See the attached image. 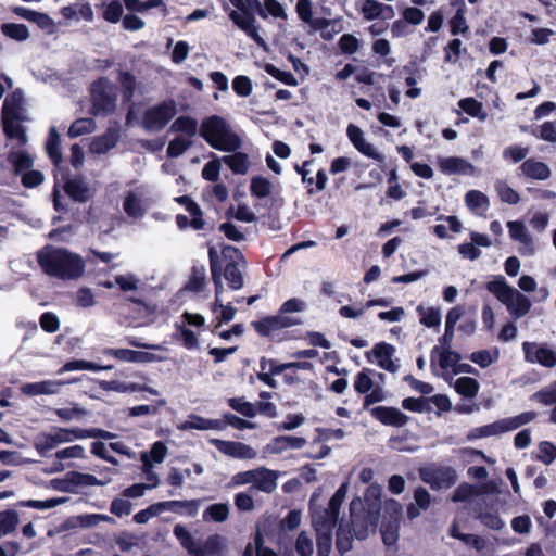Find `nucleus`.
<instances>
[{
  "label": "nucleus",
  "instance_id": "8fccbe9b",
  "mask_svg": "<svg viewBox=\"0 0 556 556\" xmlns=\"http://www.w3.org/2000/svg\"><path fill=\"white\" fill-rule=\"evenodd\" d=\"M417 311L420 315V323L428 327V328H434L439 327L441 324V313L439 308L435 307H429L424 308L421 306L417 307Z\"/></svg>",
  "mask_w": 556,
  "mask_h": 556
},
{
  "label": "nucleus",
  "instance_id": "9d476101",
  "mask_svg": "<svg viewBox=\"0 0 556 556\" xmlns=\"http://www.w3.org/2000/svg\"><path fill=\"white\" fill-rule=\"evenodd\" d=\"M210 443L222 454L236 459H253L256 457V451L242 442L212 439Z\"/></svg>",
  "mask_w": 556,
  "mask_h": 556
},
{
  "label": "nucleus",
  "instance_id": "37998d69",
  "mask_svg": "<svg viewBox=\"0 0 556 556\" xmlns=\"http://www.w3.org/2000/svg\"><path fill=\"white\" fill-rule=\"evenodd\" d=\"M96 129V122L90 118H78L68 128V136L72 138L91 134Z\"/></svg>",
  "mask_w": 556,
  "mask_h": 556
},
{
  "label": "nucleus",
  "instance_id": "ea45409f",
  "mask_svg": "<svg viewBox=\"0 0 556 556\" xmlns=\"http://www.w3.org/2000/svg\"><path fill=\"white\" fill-rule=\"evenodd\" d=\"M505 433V429L502 422V419L496 420L492 424L484 425L481 427L473 428L470 433L468 434V439H479V438H485V437H492Z\"/></svg>",
  "mask_w": 556,
  "mask_h": 556
},
{
  "label": "nucleus",
  "instance_id": "0e129e2a",
  "mask_svg": "<svg viewBox=\"0 0 556 556\" xmlns=\"http://www.w3.org/2000/svg\"><path fill=\"white\" fill-rule=\"evenodd\" d=\"M50 435L51 433L41 432L34 440V447L42 457H47L48 453L56 447Z\"/></svg>",
  "mask_w": 556,
  "mask_h": 556
},
{
  "label": "nucleus",
  "instance_id": "6e6d98bb",
  "mask_svg": "<svg viewBox=\"0 0 556 556\" xmlns=\"http://www.w3.org/2000/svg\"><path fill=\"white\" fill-rule=\"evenodd\" d=\"M205 285V268L203 266H193L191 275L186 285V289L200 292Z\"/></svg>",
  "mask_w": 556,
  "mask_h": 556
},
{
  "label": "nucleus",
  "instance_id": "338daca9",
  "mask_svg": "<svg viewBox=\"0 0 556 556\" xmlns=\"http://www.w3.org/2000/svg\"><path fill=\"white\" fill-rule=\"evenodd\" d=\"M478 494L479 491L475 485L464 482L455 489L452 501L455 503L466 502Z\"/></svg>",
  "mask_w": 556,
  "mask_h": 556
},
{
  "label": "nucleus",
  "instance_id": "052dcab7",
  "mask_svg": "<svg viewBox=\"0 0 556 556\" xmlns=\"http://www.w3.org/2000/svg\"><path fill=\"white\" fill-rule=\"evenodd\" d=\"M477 519L486 528L500 531L505 523L497 511H482L477 515Z\"/></svg>",
  "mask_w": 556,
  "mask_h": 556
},
{
  "label": "nucleus",
  "instance_id": "4d7b16f0",
  "mask_svg": "<svg viewBox=\"0 0 556 556\" xmlns=\"http://www.w3.org/2000/svg\"><path fill=\"white\" fill-rule=\"evenodd\" d=\"M465 203L470 210H485L489 206V199L483 192L479 190H469L465 194Z\"/></svg>",
  "mask_w": 556,
  "mask_h": 556
},
{
  "label": "nucleus",
  "instance_id": "09e8293b",
  "mask_svg": "<svg viewBox=\"0 0 556 556\" xmlns=\"http://www.w3.org/2000/svg\"><path fill=\"white\" fill-rule=\"evenodd\" d=\"M450 31L453 36H457L459 34L466 35L469 31V26L467 25L465 18V4L462 3V7L456 11L454 16L450 20Z\"/></svg>",
  "mask_w": 556,
  "mask_h": 556
},
{
  "label": "nucleus",
  "instance_id": "e433bc0d",
  "mask_svg": "<svg viewBox=\"0 0 556 556\" xmlns=\"http://www.w3.org/2000/svg\"><path fill=\"white\" fill-rule=\"evenodd\" d=\"M168 510L179 515H186L189 517L197 516L200 507L199 500H190V501H179L173 500L168 501Z\"/></svg>",
  "mask_w": 556,
  "mask_h": 556
},
{
  "label": "nucleus",
  "instance_id": "423d86ee",
  "mask_svg": "<svg viewBox=\"0 0 556 556\" xmlns=\"http://www.w3.org/2000/svg\"><path fill=\"white\" fill-rule=\"evenodd\" d=\"M177 114L176 103L173 99L164 100L153 106L146 109L141 118V126L144 130L161 131Z\"/></svg>",
  "mask_w": 556,
  "mask_h": 556
},
{
  "label": "nucleus",
  "instance_id": "473e14b6",
  "mask_svg": "<svg viewBox=\"0 0 556 556\" xmlns=\"http://www.w3.org/2000/svg\"><path fill=\"white\" fill-rule=\"evenodd\" d=\"M254 485L263 492H273L276 486L277 475L275 471L269 469H257L255 470Z\"/></svg>",
  "mask_w": 556,
  "mask_h": 556
},
{
  "label": "nucleus",
  "instance_id": "7ed1b4c3",
  "mask_svg": "<svg viewBox=\"0 0 556 556\" xmlns=\"http://www.w3.org/2000/svg\"><path fill=\"white\" fill-rule=\"evenodd\" d=\"M37 262L43 273L60 279L79 278L85 270L84 260L63 248L47 247L37 253Z\"/></svg>",
  "mask_w": 556,
  "mask_h": 556
},
{
  "label": "nucleus",
  "instance_id": "aec40b11",
  "mask_svg": "<svg viewBox=\"0 0 556 556\" xmlns=\"http://www.w3.org/2000/svg\"><path fill=\"white\" fill-rule=\"evenodd\" d=\"M522 174L534 180H546L551 177V168L542 161H538L534 157L527 159L520 165Z\"/></svg>",
  "mask_w": 556,
  "mask_h": 556
},
{
  "label": "nucleus",
  "instance_id": "13d9d810",
  "mask_svg": "<svg viewBox=\"0 0 556 556\" xmlns=\"http://www.w3.org/2000/svg\"><path fill=\"white\" fill-rule=\"evenodd\" d=\"M265 72L269 74L275 79L281 81L287 86L295 87L298 86V80L291 72L281 71L276 67L274 64H266L264 67Z\"/></svg>",
  "mask_w": 556,
  "mask_h": 556
},
{
  "label": "nucleus",
  "instance_id": "6ab92c4d",
  "mask_svg": "<svg viewBox=\"0 0 556 556\" xmlns=\"http://www.w3.org/2000/svg\"><path fill=\"white\" fill-rule=\"evenodd\" d=\"M354 503L351 504V520L348 523L357 540L368 536L369 526L374 525L375 517L369 511L354 513Z\"/></svg>",
  "mask_w": 556,
  "mask_h": 556
},
{
  "label": "nucleus",
  "instance_id": "7c9ffc66",
  "mask_svg": "<svg viewBox=\"0 0 556 556\" xmlns=\"http://www.w3.org/2000/svg\"><path fill=\"white\" fill-rule=\"evenodd\" d=\"M169 130L172 132L184 134L187 137L191 138L197 135L198 131V122L195 118L189 115H182L177 117L173 124L170 125Z\"/></svg>",
  "mask_w": 556,
  "mask_h": 556
},
{
  "label": "nucleus",
  "instance_id": "0eeeda50",
  "mask_svg": "<svg viewBox=\"0 0 556 556\" xmlns=\"http://www.w3.org/2000/svg\"><path fill=\"white\" fill-rule=\"evenodd\" d=\"M421 480L432 490L448 489L456 483L457 475L450 466L420 469Z\"/></svg>",
  "mask_w": 556,
  "mask_h": 556
},
{
  "label": "nucleus",
  "instance_id": "dca6fc26",
  "mask_svg": "<svg viewBox=\"0 0 556 556\" xmlns=\"http://www.w3.org/2000/svg\"><path fill=\"white\" fill-rule=\"evenodd\" d=\"M260 368L261 371L256 374L257 379L269 388L276 389L277 381L274 379V376L281 375L285 371L282 363L263 356L260 358Z\"/></svg>",
  "mask_w": 556,
  "mask_h": 556
},
{
  "label": "nucleus",
  "instance_id": "4468645a",
  "mask_svg": "<svg viewBox=\"0 0 556 556\" xmlns=\"http://www.w3.org/2000/svg\"><path fill=\"white\" fill-rule=\"evenodd\" d=\"M103 354L117 361L128 363H151L156 361V356L152 353L130 349L106 348L103 350Z\"/></svg>",
  "mask_w": 556,
  "mask_h": 556
},
{
  "label": "nucleus",
  "instance_id": "b1692460",
  "mask_svg": "<svg viewBox=\"0 0 556 556\" xmlns=\"http://www.w3.org/2000/svg\"><path fill=\"white\" fill-rule=\"evenodd\" d=\"M338 518L339 514L331 511V509L328 507L313 514V525L316 532L332 533Z\"/></svg>",
  "mask_w": 556,
  "mask_h": 556
},
{
  "label": "nucleus",
  "instance_id": "cd10ccee",
  "mask_svg": "<svg viewBox=\"0 0 556 556\" xmlns=\"http://www.w3.org/2000/svg\"><path fill=\"white\" fill-rule=\"evenodd\" d=\"M353 534L349 525L340 523L336 534V548L340 555H344L353 547Z\"/></svg>",
  "mask_w": 556,
  "mask_h": 556
},
{
  "label": "nucleus",
  "instance_id": "f257e3e1",
  "mask_svg": "<svg viewBox=\"0 0 556 556\" xmlns=\"http://www.w3.org/2000/svg\"><path fill=\"white\" fill-rule=\"evenodd\" d=\"M200 137L213 149L231 152L224 155V162L235 175H245L250 167L249 155L237 151L242 146V139L232 130L228 122L219 115H211L202 119L199 127Z\"/></svg>",
  "mask_w": 556,
  "mask_h": 556
},
{
  "label": "nucleus",
  "instance_id": "bf43d9fd",
  "mask_svg": "<svg viewBox=\"0 0 556 556\" xmlns=\"http://www.w3.org/2000/svg\"><path fill=\"white\" fill-rule=\"evenodd\" d=\"M531 134L544 141L556 143V126L555 122H544L538 128L532 129Z\"/></svg>",
  "mask_w": 556,
  "mask_h": 556
},
{
  "label": "nucleus",
  "instance_id": "2f4dec72",
  "mask_svg": "<svg viewBox=\"0 0 556 556\" xmlns=\"http://www.w3.org/2000/svg\"><path fill=\"white\" fill-rule=\"evenodd\" d=\"M64 482L71 486H88V485H103L104 483L96 476L90 473H83L79 471H68L65 475Z\"/></svg>",
  "mask_w": 556,
  "mask_h": 556
},
{
  "label": "nucleus",
  "instance_id": "bb28decb",
  "mask_svg": "<svg viewBox=\"0 0 556 556\" xmlns=\"http://www.w3.org/2000/svg\"><path fill=\"white\" fill-rule=\"evenodd\" d=\"M458 106L469 116L484 122L488 118V112L483 108V103L472 97L463 98L458 101Z\"/></svg>",
  "mask_w": 556,
  "mask_h": 556
},
{
  "label": "nucleus",
  "instance_id": "9b49d317",
  "mask_svg": "<svg viewBox=\"0 0 556 556\" xmlns=\"http://www.w3.org/2000/svg\"><path fill=\"white\" fill-rule=\"evenodd\" d=\"M242 14L232 11L229 16L231 21L245 33L257 46L264 47L265 40L261 37L258 29L260 26L256 24V20L252 13H250L244 7Z\"/></svg>",
  "mask_w": 556,
  "mask_h": 556
},
{
  "label": "nucleus",
  "instance_id": "72a5a7b5",
  "mask_svg": "<svg viewBox=\"0 0 556 556\" xmlns=\"http://www.w3.org/2000/svg\"><path fill=\"white\" fill-rule=\"evenodd\" d=\"M2 126L3 132L9 139H16L21 144L26 142L27 138L23 126L9 117L5 111H3L2 115Z\"/></svg>",
  "mask_w": 556,
  "mask_h": 556
},
{
  "label": "nucleus",
  "instance_id": "a211bd4d",
  "mask_svg": "<svg viewBox=\"0 0 556 556\" xmlns=\"http://www.w3.org/2000/svg\"><path fill=\"white\" fill-rule=\"evenodd\" d=\"M378 366L389 372H396L399 365H396L392 357L395 353V348L384 341L376 343L371 350Z\"/></svg>",
  "mask_w": 556,
  "mask_h": 556
},
{
  "label": "nucleus",
  "instance_id": "680f3d73",
  "mask_svg": "<svg viewBox=\"0 0 556 556\" xmlns=\"http://www.w3.org/2000/svg\"><path fill=\"white\" fill-rule=\"evenodd\" d=\"M191 146L189 139L182 137H176L169 141L166 154L170 159H176L182 155Z\"/></svg>",
  "mask_w": 556,
  "mask_h": 556
},
{
  "label": "nucleus",
  "instance_id": "f3484780",
  "mask_svg": "<svg viewBox=\"0 0 556 556\" xmlns=\"http://www.w3.org/2000/svg\"><path fill=\"white\" fill-rule=\"evenodd\" d=\"M63 189L74 202L86 203L93 197V192L81 177L68 178Z\"/></svg>",
  "mask_w": 556,
  "mask_h": 556
},
{
  "label": "nucleus",
  "instance_id": "a878e982",
  "mask_svg": "<svg viewBox=\"0 0 556 556\" xmlns=\"http://www.w3.org/2000/svg\"><path fill=\"white\" fill-rule=\"evenodd\" d=\"M60 382L45 380L39 382H29L21 387V391L25 395L36 396L40 394H53L58 391Z\"/></svg>",
  "mask_w": 556,
  "mask_h": 556
},
{
  "label": "nucleus",
  "instance_id": "20e7f679",
  "mask_svg": "<svg viewBox=\"0 0 556 556\" xmlns=\"http://www.w3.org/2000/svg\"><path fill=\"white\" fill-rule=\"evenodd\" d=\"M222 277H224L231 290H240L243 285L241 268L247 261L243 253L233 245H225L222 249Z\"/></svg>",
  "mask_w": 556,
  "mask_h": 556
},
{
  "label": "nucleus",
  "instance_id": "c85d7f7f",
  "mask_svg": "<svg viewBox=\"0 0 556 556\" xmlns=\"http://www.w3.org/2000/svg\"><path fill=\"white\" fill-rule=\"evenodd\" d=\"M473 166L466 160L457 156H450L443 159L440 162V169L444 174H465L468 169H472Z\"/></svg>",
  "mask_w": 556,
  "mask_h": 556
},
{
  "label": "nucleus",
  "instance_id": "a18cd8bd",
  "mask_svg": "<svg viewBox=\"0 0 556 556\" xmlns=\"http://www.w3.org/2000/svg\"><path fill=\"white\" fill-rule=\"evenodd\" d=\"M177 332L173 336L176 341H181L187 350H194L198 348L199 340L197 334L185 327L184 325H176Z\"/></svg>",
  "mask_w": 556,
  "mask_h": 556
},
{
  "label": "nucleus",
  "instance_id": "393cba45",
  "mask_svg": "<svg viewBox=\"0 0 556 556\" xmlns=\"http://www.w3.org/2000/svg\"><path fill=\"white\" fill-rule=\"evenodd\" d=\"M208 258H210V267H211V276L215 287V295L216 302H219V295L224 291L223 282H222V262L217 252L214 248L208 249Z\"/></svg>",
  "mask_w": 556,
  "mask_h": 556
},
{
  "label": "nucleus",
  "instance_id": "4be33fe9",
  "mask_svg": "<svg viewBox=\"0 0 556 556\" xmlns=\"http://www.w3.org/2000/svg\"><path fill=\"white\" fill-rule=\"evenodd\" d=\"M7 160L12 165L13 174L15 176H22L34 166L33 155L24 150L10 151Z\"/></svg>",
  "mask_w": 556,
  "mask_h": 556
},
{
  "label": "nucleus",
  "instance_id": "864d4df0",
  "mask_svg": "<svg viewBox=\"0 0 556 556\" xmlns=\"http://www.w3.org/2000/svg\"><path fill=\"white\" fill-rule=\"evenodd\" d=\"M123 207L125 213L134 218L142 217L144 210L141 206V201L132 192H129L124 200Z\"/></svg>",
  "mask_w": 556,
  "mask_h": 556
},
{
  "label": "nucleus",
  "instance_id": "f8f14e48",
  "mask_svg": "<svg viewBox=\"0 0 556 556\" xmlns=\"http://www.w3.org/2000/svg\"><path fill=\"white\" fill-rule=\"evenodd\" d=\"M346 135L359 153L380 163L384 161V155L376 151L372 144L366 142L364 134L358 126L350 124L346 128Z\"/></svg>",
  "mask_w": 556,
  "mask_h": 556
},
{
  "label": "nucleus",
  "instance_id": "5701e85b",
  "mask_svg": "<svg viewBox=\"0 0 556 556\" xmlns=\"http://www.w3.org/2000/svg\"><path fill=\"white\" fill-rule=\"evenodd\" d=\"M118 140V130L109 128L103 135L93 138L90 150L96 154H105L117 144Z\"/></svg>",
  "mask_w": 556,
  "mask_h": 556
},
{
  "label": "nucleus",
  "instance_id": "de8ad7c7",
  "mask_svg": "<svg viewBox=\"0 0 556 556\" xmlns=\"http://www.w3.org/2000/svg\"><path fill=\"white\" fill-rule=\"evenodd\" d=\"M222 551V543L219 535H211L206 539L203 546L197 547L193 551V556H215Z\"/></svg>",
  "mask_w": 556,
  "mask_h": 556
},
{
  "label": "nucleus",
  "instance_id": "4c0bfd02",
  "mask_svg": "<svg viewBox=\"0 0 556 556\" xmlns=\"http://www.w3.org/2000/svg\"><path fill=\"white\" fill-rule=\"evenodd\" d=\"M167 454V446L162 441H156L151 450L150 453H143L141 455V460L143 464V468H151L153 463L160 464L162 463Z\"/></svg>",
  "mask_w": 556,
  "mask_h": 556
},
{
  "label": "nucleus",
  "instance_id": "69168bd1",
  "mask_svg": "<svg viewBox=\"0 0 556 556\" xmlns=\"http://www.w3.org/2000/svg\"><path fill=\"white\" fill-rule=\"evenodd\" d=\"M530 399L546 406L556 404V381L549 387L533 393Z\"/></svg>",
  "mask_w": 556,
  "mask_h": 556
},
{
  "label": "nucleus",
  "instance_id": "603ef678",
  "mask_svg": "<svg viewBox=\"0 0 556 556\" xmlns=\"http://www.w3.org/2000/svg\"><path fill=\"white\" fill-rule=\"evenodd\" d=\"M229 515V508L227 504L217 503L210 505L204 514L203 519L207 520L211 519L215 522H223L228 518Z\"/></svg>",
  "mask_w": 556,
  "mask_h": 556
},
{
  "label": "nucleus",
  "instance_id": "a19ab883",
  "mask_svg": "<svg viewBox=\"0 0 556 556\" xmlns=\"http://www.w3.org/2000/svg\"><path fill=\"white\" fill-rule=\"evenodd\" d=\"M271 182L263 176H253L250 184V192L253 197L264 199L271 193Z\"/></svg>",
  "mask_w": 556,
  "mask_h": 556
},
{
  "label": "nucleus",
  "instance_id": "c756f323",
  "mask_svg": "<svg viewBox=\"0 0 556 556\" xmlns=\"http://www.w3.org/2000/svg\"><path fill=\"white\" fill-rule=\"evenodd\" d=\"M61 139L55 127L49 130L48 139L46 142V152L51 162L58 166L62 162V153L60 149Z\"/></svg>",
  "mask_w": 556,
  "mask_h": 556
},
{
  "label": "nucleus",
  "instance_id": "774afa93",
  "mask_svg": "<svg viewBox=\"0 0 556 556\" xmlns=\"http://www.w3.org/2000/svg\"><path fill=\"white\" fill-rule=\"evenodd\" d=\"M536 458L545 465H551L556 459V445L549 441H542Z\"/></svg>",
  "mask_w": 556,
  "mask_h": 556
},
{
  "label": "nucleus",
  "instance_id": "c9c22d12",
  "mask_svg": "<svg viewBox=\"0 0 556 556\" xmlns=\"http://www.w3.org/2000/svg\"><path fill=\"white\" fill-rule=\"evenodd\" d=\"M454 389L459 395L473 399L479 392L480 384L475 378L460 377L455 380Z\"/></svg>",
  "mask_w": 556,
  "mask_h": 556
},
{
  "label": "nucleus",
  "instance_id": "79ce46f5",
  "mask_svg": "<svg viewBox=\"0 0 556 556\" xmlns=\"http://www.w3.org/2000/svg\"><path fill=\"white\" fill-rule=\"evenodd\" d=\"M227 404L231 409L247 418H254L256 416L255 405L245 401L244 397H229Z\"/></svg>",
  "mask_w": 556,
  "mask_h": 556
},
{
  "label": "nucleus",
  "instance_id": "58836bf2",
  "mask_svg": "<svg viewBox=\"0 0 556 556\" xmlns=\"http://www.w3.org/2000/svg\"><path fill=\"white\" fill-rule=\"evenodd\" d=\"M0 29L5 37L15 41H25L30 36L28 27L25 24L3 23Z\"/></svg>",
  "mask_w": 556,
  "mask_h": 556
},
{
  "label": "nucleus",
  "instance_id": "f704fd0d",
  "mask_svg": "<svg viewBox=\"0 0 556 556\" xmlns=\"http://www.w3.org/2000/svg\"><path fill=\"white\" fill-rule=\"evenodd\" d=\"M20 523L18 513L14 509L0 511V539L13 533Z\"/></svg>",
  "mask_w": 556,
  "mask_h": 556
},
{
  "label": "nucleus",
  "instance_id": "1a4fd4ad",
  "mask_svg": "<svg viewBox=\"0 0 556 556\" xmlns=\"http://www.w3.org/2000/svg\"><path fill=\"white\" fill-rule=\"evenodd\" d=\"M522 350L525 359L528 363H539L547 368L556 366V353L546 345L538 346L533 342L526 341L522 343Z\"/></svg>",
  "mask_w": 556,
  "mask_h": 556
},
{
  "label": "nucleus",
  "instance_id": "39448f33",
  "mask_svg": "<svg viewBox=\"0 0 556 556\" xmlns=\"http://www.w3.org/2000/svg\"><path fill=\"white\" fill-rule=\"evenodd\" d=\"M90 113L94 116H108L115 112L117 97L113 92V85L106 77H100L90 86Z\"/></svg>",
  "mask_w": 556,
  "mask_h": 556
},
{
  "label": "nucleus",
  "instance_id": "3c124183",
  "mask_svg": "<svg viewBox=\"0 0 556 556\" xmlns=\"http://www.w3.org/2000/svg\"><path fill=\"white\" fill-rule=\"evenodd\" d=\"M124 9L121 0H111L102 12V18L111 24L118 23L123 17Z\"/></svg>",
  "mask_w": 556,
  "mask_h": 556
},
{
  "label": "nucleus",
  "instance_id": "49530a36",
  "mask_svg": "<svg viewBox=\"0 0 556 556\" xmlns=\"http://www.w3.org/2000/svg\"><path fill=\"white\" fill-rule=\"evenodd\" d=\"M536 418L535 412H525L517 416L502 419L505 432L513 431L519 427L529 424Z\"/></svg>",
  "mask_w": 556,
  "mask_h": 556
},
{
  "label": "nucleus",
  "instance_id": "412c9836",
  "mask_svg": "<svg viewBox=\"0 0 556 556\" xmlns=\"http://www.w3.org/2000/svg\"><path fill=\"white\" fill-rule=\"evenodd\" d=\"M306 444V440L302 437L279 435L274 438L266 446V450L273 454H280L288 448L299 450Z\"/></svg>",
  "mask_w": 556,
  "mask_h": 556
},
{
  "label": "nucleus",
  "instance_id": "6e6552de",
  "mask_svg": "<svg viewBox=\"0 0 556 556\" xmlns=\"http://www.w3.org/2000/svg\"><path fill=\"white\" fill-rule=\"evenodd\" d=\"M117 81L121 86L122 103L124 105L129 104V109L126 114V124L130 125L135 116L132 99L137 89V78L129 71H119Z\"/></svg>",
  "mask_w": 556,
  "mask_h": 556
},
{
  "label": "nucleus",
  "instance_id": "ddd939ff",
  "mask_svg": "<svg viewBox=\"0 0 556 556\" xmlns=\"http://www.w3.org/2000/svg\"><path fill=\"white\" fill-rule=\"evenodd\" d=\"M370 415L384 426L403 427L408 421V416L395 407L376 406L370 409Z\"/></svg>",
  "mask_w": 556,
  "mask_h": 556
},
{
  "label": "nucleus",
  "instance_id": "c03bdc74",
  "mask_svg": "<svg viewBox=\"0 0 556 556\" xmlns=\"http://www.w3.org/2000/svg\"><path fill=\"white\" fill-rule=\"evenodd\" d=\"M530 307L531 302L529 299L515 289L513 304L510 308H507L508 312L516 318H519L528 314Z\"/></svg>",
  "mask_w": 556,
  "mask_h": 556
},
{
  "label": "nucleus",
  "instance_id": "2eb2a0df",
  "mask_svg": "<svg viewBox=\"0 0 556 556\" xmlns=\"http://www.w3.org/2000/svg\"><path fill=\"white\" fill-rule=\"evenodd\" d=\"M485 289L492 293L501 303L510 308L514 300L515 288L509 286L501 275L485 283Z\"/></svg>",
  "mask_w": 556,
  "mask_h": 556
},
{
  "label": "nucleus",
  "instance_id": "5fc2aeb1",
  "mask_svg": "<svg viewBox=\"0 0 556 556\" xmlns=\"http://www.w3.org/2000/svg\"><path fill=\"white\" fill-rule=\"evenodd\" d=\"M402 407L413 413H428L431 410L428 397H405L402 401Z\"/></svg>",
  "mask_w": 556,
  "mask_h": 556
},
{
  "label": "nucleus",
  "instance_id": "e2e57ef3",
  "mask_svg": "<svg viewBox=\"0 0 556 556\" xmlns=\"http://www.w3.org/2000/svg\"><path fill=\"white\" fill-rule=\"evenodd\" d=\"M371 369L364 368L362 371H359L355 376L354 380V389L359 394H366L369 392L374 387V381L370 378L369 374L371 372Z\"/></svg>",
  "mask_w": 556,
  "mask_h": 556
},
{
  "label": "nucleus",
  "instance_id": "f03ea898",
  "mask_svg": "<svg viewBox=\"0 0 556 556\" xmlns=\"http://www.w3.org/2000/svg\"><path fill=\"white\" fill-rule=\"evenodd\" d=\"M305 306V302L298 298L289 299L280 305L276 315L253 320L251 327L261 338H266L274 343L299 340L301 337L294 330L288 329L301 325L302 319L288 314L303 312Z\"/></svg>",
  "mask_w": 556,
  "mask_h": 556
}]
</instances>
